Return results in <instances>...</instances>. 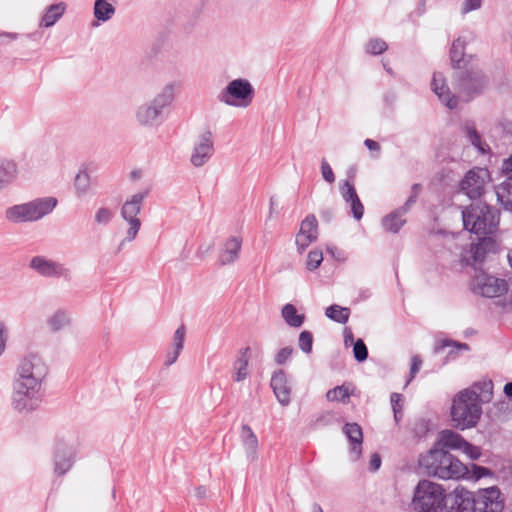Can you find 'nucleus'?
<instances>
[{
	"label": "nucleus",
	"mask_w": 512,
	"mask_h": 512,
	"mask_svg": "<svg viewBox=\"0 0 512 512\" xmlns=\"http://www.w3.org/2000/svg\"><path fill=\"white\" fill-rule=\"evenodd\" d=\"M420 190H421V186L420 184H414L412 186V189H411V195L409 196V198L407 199L405 205L400 208V210L402 211V214H405L407 213V211L409 210V208L411 207L412 204H414L418 198V195L420 193Z\"/></svg>",
	"instance_id": "51"
},
{
	"label": "nucleus",
	"mask_w": 512,
	"mask_h": 512,
	"mask_svg": "<svg viewBox=\"0 0 512 512\" xmlns=\"http://www.w3.org/2000/svg\"><path fill=\"white\" fill-rule=\"evenodd\" d=\"M494 475L493 471L476 464L471 465V471L468 470V474L464 477L467 479H473L475 481L484 478V477H492Z\"/></svg>",
	"instance_id": "40"
},
{
	"label": "nucleus",
	"mask_w": 512,
	"mask_h": 512,
	"mask_svg": "<svg viewBox=\"0 0 512 512\" xmlns=\"http://www.w3.org/2000/svg\"><path fill=\"white\" fill-rule=\"evenodd\" d=\"M503 391L507 397L512 398V382L505 384Z\"/></svg>",
	"instance_id": "63"
},
{
	"label": "nucleus",
	"mask_w": 512,
	"mask_h": 512,
	"mask_svg": "<svg viewBox=\"0 0 512 512\" xmlns=\"http://www.w3.org/2000/svg\"><path fill=\"white\" fill-rule=\"evenodd\" d=\"M387 48V43L379 38L370 39L366 46L367 52L373 55L382 54L387 50Z\"/></svg>",
	"instance_id": "44"
},
{
	"label": "nucleus",
	"mask_w": 512,
	"mask_h": 512,
	"mask_svg": "<svg viewBox=\"0 0 512 512\" xmlns=\"http://www.w3.org/2000/svg\"><path fill=\"white\" fill-rule=\"evenodd\" d=\"M364 144L371 151H379L380 150V145L378 144V142H376L372 139H366L364 141Z\"/></svg>",
	"instance_id": "60"
},
{
	"label": "nucleus",
	"mask_w": 512,
	"mask_h": 512,
	"mask_svg": "<svg viewBox=\"0 0 512 512\" xmlns=\"http://www.w3.org/2000/svg\"><path fill=\"white\" fill-rule=\"evenodd\" d=\"M321 174L326 182L333 183L335 181L334 172L326 160H322L321 162Z\"/></svg>",
	"instance_id": "53"
},
{
	"label": "nucleus",
	"mask_w": 512,
	"mask_h": 512,
	"mask_svg": "<svg viewBox=\"0 0 512 512\" xmlns=\"http://www.w3.org/2000/svg\"><path fill=\"white\" fill-rule=\"evenodd\" d=\"M489 180V172L483 168L469 170L460 182V190L470 199H477L484 193V187Z\"/></svg>",
	"instance_id": "11"
},
{
	"label": "nucleus",
	"mask_w": 512,
	"mask_h": 512,
	"mask_svg": "<svg viewBox=\"0 0 512 512\" xmlns=\"http://www.w3.org/2000/svg\"><path fill=\"white\" fill-rule=\"evenodd\" d=\"M470 288L473 293L480 296L496 298L508 292L509 284L505 279L497 278L482 270H478L471 280Z\"/></svg>",
	"instance_id": "9"
},
{
	"label": "nucleus",
	"mask_w": 512,
	"mask_h": 512,
	"mask_svg": "<svg viewBox=\"0 0 512 512\" xmlns=\"http://www.w3.org/2000/svg\"><path fill=\"white\" fill-rule=\"evenodd\" d=\"M323 261V254L320 250H312L308 253L306 267L308 270L317 269Z\"/></svg>",
	"instance_id": "46"
},
{
	"label": "nucleus",
	"mask_w": 512,
	"mask_h": 512,
	"mask_svg": "<svg viewBox=\"0 0 512 512\" xmlns=\"http://www.w3.org/2000/svg\"><path fill=\"white\" fill-rule=\"evenodd\" d=\"M464 228L479 238L488 239L499 225L498 213L485 203L472 204L462 211Z\"/></svg>",
	"instance_id": "4"
},
{
	"label": "nucleus",
	"mask_w": 512,
	"mask_h": 512,
	"mask_svg": "<svg viewBox=\"0 0 512 512\" xmlns=\"http://www.w3.org/2000/svg\"><path fill=\"white\" fill-rule=\"evenodd\" d=\"M42 401V391L12 386L10 405L20 415L36 411Z\"/></svg>",
	"instance_id": "10"
},
{
	"label": "nucleus",
	"mask_w": 512,
	"mask_h": 512,
	"mask_svg": "<svg viewBox=\"0 0 512 512\" xmlns=\"http://www.w3.org/2000/svg\"><path fill=\"white\" fill-rule=\"evenodd\" d=\"M349 391L345 386H337L329 390L326 397L329 401H342L346 402L349 399Z\"/></svg>",
	"instance_id": "42"
},
{
	"label": "nucleus",
	"mask_w": 512,
	"mask_h": 512,
	"mask_svg": "<svg viewBox=\"0 0 512 512\" xmlns=\"http://www.w3.org/2000/svg\"><path fill=\"white\" fill-rule=\"evenodd\" d=\"M19 176L18 164L11 159H0V191L11 186Z\"/></svg>",
	"instance_id": "26"
},
{
	"label": "nucleus",
	"mask_w": 512,
	"mask_h": 512,
	"mask_svg": "<svg viewBox=\"0 0 512 512\" xmlns=\"http://www.w3.org/2000/svg\"><path fill=\"white\" fill-rule=\"evenodd\" d=\"M340 193L343 200L350 204L351 212L356 220H361L364 214V206L361 203L354 185L350 181H344L340 185Z\"/></svg>",
	"instance_id": "21"
},
{
	"label": "nucleus",
	"mask_w": 512,
	"mask_h": 512,
	"mask_svg": "<svg viewBox=\"0 0 512 512\" xmlns=\"http://www.w3.org/2000/svg\"><path fill=\"white\" fill-rule=\"evenodd\" d=\"M147 197V192H138L130 196L122 205L121 217L129 225L126 231L125 238L119 244L117 253H119L126 242H132L136 239L140 228L141 220L138 215L141 212L144 199Z\"/></svg>",
	"instance_id": "8"
},
{
	"label": "nucleus",
	"mask_w": 512,
	"mask_h": 512,
	"mask_svg": "<svg viewBox=\"0 0 512 512\" xmlns=\"http://www.w3.org/2000/svg\"><path fill=\"white\" fill-rule=\"evenodd\" d=\"M249 352L250 348L246 347L239 351V357L234 363V381L241 382L249 375Z\"/></svg>",
	"instance_id": "31"
},
{
	"label": "nucleus",
	"mask_w": 512,
	"mask_h": 512,
	"mask_svg": "<svg viewBox=\"0 0 512 512\" xmlns=\"http://www.w3.org/2000/svg\"><path fill=\"white\" fill-rule=\"evenodd\" d=\"M390 400L394 413V419L398 423L403 415V396L399 393H392L390 396Z\"/></svg>",
	"instance_id": "45"
},
{
	"label": "nucleus",
	"mask_w": 512,
	"mask_h": 512,
	"mask_svg": "<svg viewBox=\"0 0 512 512\" xmlns=\"http://www.w3.org/2000/svg\"><path fill=\"white\" fill-rule=\"evenodd\" d=\"M299 348L306 354L312 351L313 336L309 331H302L299 335Z\"/></svg>",
	"instance_id": "47"
},
{
	"label": "nucleus",
	"mask_w": 512,
	"mask_h": 512,
	"mask_svg": "<svg viewBox=\"0 0 512 512\" xmlns=\"http://www.w3.org/2000/svg\"><path fill=\"white\" fill-rule=\"evenodd\" d=\"M114 217V213L110 208L100 207L94 216V221L98 225H107L109 224Z\"/></svg>",
	"instance_id": "43"
},
{
	"label": "nucleus",
	"mask_w": 512,
	"mask_h": 512,
	"mask_svg": "<svg viewBox=\"0 0 512 512\" xmlns=\"http://www.w3.org/2000/svg\"><path fill=\"white\" fill-rule=\"evenodd\" d=\"M293 353V349L291 347L282 348L275 356V361L277 364H283L286 362Z\"/></svg>",
	"instance_id": "54"
},
{
	"label": "nucleus",
	"mask_w": 512,
	"mask_h": 512,
	"mask_svg": "<svg viewBox=\"0 0 512 512\" xmlns=\"http://www.w3.org/2000/svg\"><path fill=\"white\" fill-rule=\"evenodd\" d=\"M381 466V458L378 454L374 453L370 457L369 468L371 471H377Z\"/></svg>",
	"instance_id": "56"
},
{
	"label": "nucleus",
	"mask_w": 512,
	"mask_h": 512,
	"mask_svg": "<svg viewBox=\"0 0 512 512\" xmlns=\"http://www.w3.org/2000/svg\"><path fill=\"white\" fill-rule=\"evenodd\" d=\"M0 38H6L10 41H13L18 38V34L13 32H0Z\"/></svg>",
	"instance_id": "61"
},
{
	"label": "nucleus",
	"mask_w": 512,
	"mask_h": 512,
	"mask_svg": "<svg viewBox=\"0 0 512 512\" xmlns=\"http://www.w3.org/2000/svg\"><path fill=\"white\" fill-rule=\"evenodd\" d=\"M179 355H180V352H178V351L172 350V351L167 352L165 365L170 366L173 363H175L176 360L178 359Z\"/></svg>",
	"instance_id": "58"
},
{
	"label": "nucleus",
	"mask_w": 512,
	"mask_h": 512,
	"mask_svg": "<svg viewBox=\"0 0 512 512\" xmlns=\"http://www.w3.org/2000/svg\"><path fill=\"white\" fill-rule=\"evenodd\" d=\"M482 0H465L462 6L463 13H469L481 7Z\"/></svg>",
	"instance_id": "55"
},
{
	"label": "nucleus",
	"mask_w": 512,
	"mask_h": 512,
	"mask_svg": "<svg viewBox=\"0 0 512 512\" xmlns=\"http://www.w3.org/2000/svg\"><path fill=\"white\" fill-rule=\"evenodd\" d=\"M30 268L44 277H66L70 271L62 263L50 260L44 256H35L30 260Z\"/></svg>",
	"instance_id": "15"
},
{
	"label": "nucleus",
	"mask_w": 512,
	"mask_h": 512,
	"mask_svg": "<svg viewBox=\"0 0 512 512\" xmlns=\"http://www.w3.org/2000/svg\"><path fill=\"white\" fill-rule=\"evenodd\" d=\"M465 131L467 134V138L470 141V143L478 149L479 152L484 154L487 151V145L482 142L480 135L477 133L476 129L473 125L467 124L465 126Z\"/></svg>",
	"instance_id": "39"
},
{
	"label": "nucleus",
	"mask_w": 512,
	"mask_h": 512,
	"mask_svg": "<svg viewBox=\"0 0 512 512\" xmlns=\"http://www.w3.org/2000/svg\"><path fill=\"white\" fill-rule=\"evenodd\" d=\"M185 336H186V329L182 325V326L178 327L174 333L173 343H172V347H173L174 351H178L181 353V351L184 347Z\"/></svg>",
	"instance_id": "48"
},
{
	"label": "nucleus",
	"mask_w": 512,
	"mask_h": 512,
	"mask_svg": "<svg viewBox=\"0 0 512 512\" xmlns=\"http://www.w3.org/2000/svg\"><path fill=\"white\" fill-rule=\"evenodd\" d=\"M450 55L452 63L460 66L464 56V42L461 39H456L452 43Z\"/></svg>",
	"instance_id": "41"
},
{
	"label": "nucleus",
	"mask_w": 512,
	"mask_h": 512,
	"mask_svg": "<svg viewBox=\"0 0 512 512\" xmlns=\"http://www.w3.org/2000/svg\"><path fill=\"white\" fill-rule=\"evenodd\" d=\"M487 85L485 76L480 71L462 73L458 80L460 97L470 101L480 95Z\"/></svg>",
	"instance_id": "12"
},
{
	"label": "nucleus",
	"mask_w": 512,
	"mask_h": 512,
	"mask_svg": "<svg viewBox=\"0 0 512 512\" xmlns=\"http://www.w3.org/2000/svg\"><path fill=\"white\" fill-rule=\"evenodd\" d=\"M325 315L337 323L345 324L349 320L350 309L334 304L326 308Z\"/></svg>",
	"instance_id": "37"
},
{
	"label": "nucleus",
	"mask_w": 512,
	"mask_h": 512,
	"mask_svg": "<svg viewBox=\"0 0 512 512\" xmlns=\"http://www.w3.org/2000/svg\"><path fill=\"white\" fill-rule=\"evenodd\" d=\"M162 112L149 100L136 107L135 123L142 128H154L159 125Z\"/></svg>",
	"instance_id": "17"
},
{
	"label": "nucleus",
	"mask_w": 512,
	"mask_h": 512,
	"mask_svg": "<svg viewBox=\"0 0 512 512\" xmlns=\"http://www.w3.org/2000/svg\"><path fill=\"white\" fill-rule=\"evenodd\" d=\"M66 10V4L63 2L48 6L39 22L40 27L49 28L63 16Z\"/></svg>",
	"instance_id": "30"
},
{
	"label": "nucleus",
	"mask_w": 512,
	"mask_h": 512,
	"mask_svg": "<svg viewBox=\"0 0 512 512\" xmlns=\"http://www.w3.org/2000/svg\"><path fill=\"white\" fill-rule=\"evenodd\" d=\"M412 506L417 512H442L445 507V490L440 484L421 480L415 487Z\"/></svg>",
	"instance_id": "6"
},
{
	"label": "nucleus",
	"mask_w": 512,
	"mask_h": 512,
	"mask_svg": "<svg viewBox=\"0 0 512 512\" xmlns=\"http://www.w3.org/2000/svg\"><path fill=\"white\" fill-rule=\"evenodd\" d=\"M196 495L199 497V498H203L205 497L206 495V489L204 487H198L196 489Z\"/></svg>",
	"instance_id": "64"
},
{
	"label": "nucleus",
	"mask_w": 512,
	"mask_h": 512,
	"mask_svg": "<svg viewBox=\"0 0 512 512\" xmlns=\"http://www.w3.org/2000/svg\"><path fill=\"white\" fill-rule=\"evenodd\" d=\"M353 354L358 362H363L368 357V350L363 340L358 339L353 345Z\"/></svg>",
	"instance_id": "49"
},
{
	"label": "nucleus",
	"mask_w": 512,
	"mask_h": 512,
	"mask_svg": "<svg viewBox=\"0 0 512 512\" xmlns=\"http://www.w3.org/2000/svg\"><path fill=\"white\" fill-rule=\"evenodd\" d=\"M255 97V89L246 78H236L227 83L219 92L218 100L233 108L245 109L249 107Z\"/></svg>",
	"instance_id": "7"
},
{
	"label": "nucleus",
	"mask_w": 512,
	"mask_h": 512,
	"mask_svg": "<svg viewBox=\"0 0 512 512\" xmlns=\"http://www.w3.org/2000/svg\"><path fill=\"white\" fill-rule=\"evenodd\" d=\"M502 169L505 172H512V156L504 161Z\"/></svg>",
	"instance_id": "62"
},
{
	"label": "nucleus",
	"mask_w": 512,
	"mask_h": 512,
	"mask_svg": "<svg viewBox=\"0 0 512 512\" xmlns=\"http://www.w3.org/2000/svg\"><path fill=\"white\" fill-rule=\"evenodd\" d=\"M496 196L506 210L512 211V176L497 186Z\"/></svg>",
	"instance_id": "33"
},
{
	"label": "nucleus",
	"mask_w": 512,
	"mask_h": 512,
	"mask_svg": "<svg viewBox=\"0 0 512 512\" xmlns=\"http://www.w3.org/2000/svg\"><path fill=\"white\" fill-rule=\"evenodd\" d=\"M240 441L249 462H255L258 459L259 442L252 428L243 424L240 431Z\"/></svg>",
	"instance_id": "22"
},
{
	"label": "nucleus",
	"mask_w": 512,
	"mask_h": 512,
	"mask_svg": "<svg viewBox=\"0 0 512 512\" xmlns=\"http://www.w3.org/2000/svg\"><path fill=\"white\" fill-rule=\"evenodd\" d=\"M344 344L345 346H351V345H354V336H353V333L351 331V329L349 328H345L344 329Z\"/></svg>",
	"instance_id": "59"
},
{
	"label": "nucleus",
	"mask_w": 512,
	"mask_h": 512,
	"mask_svg": "<svg viewBox=\"0 0 512 512\" xmlns=\"http://www.w3.org/2000/svg\"><path fill=\"white\" fill-rule=\"evenodd\" d=\"M74 451L63 441H58L54 446V473L57 476H63L73 466Z\"/></svg>",
	"instance_id": "18"
},
{
	"label": "nucleus",
	"mask_w": 512,
	"mask_h": 512,
	"mask_svg": "<svg viewBox=\"0 0 512 512\" xmlns=\"http://www.w3.org/2000/svg\"><path fill=\"white\" fill-rule=\"evenodd\" d=\"M421 366H422L421 358L418 355L413 356L411 359L410 374H409V378L406 382V386L414 379L416 374L419 372Z\"/></svg>",
	"instance_id": "52"
},
{
	"label": "nucleus",
	"mask_w": 512,
	"mask_h": 512,
	"mask_svg": "<svg viewBox=\"0 0 512 512\" xmlns=\"http://www.w3.org/2000/svg\"><path fill=\"white\" fill-rule=\"evenodd\" d=\"M48 375V366L41 356L29 353L18 362L12 386L42 391Z\"/></svg>",
	"instance_id": "3"
},
{
	"label": "nucleus",
	"mask_w": 512,
	"mask_h": 512,
	"mask_svg": "<svg viewBox=\"0 0 512 512\" xmlns=\"http://www.w3.org/2000/svg\"><path fill=\"white\" fill-rule=\"evenodd\" d=\"M343 432L351 443V458L352 460L356 461L360 458L362 453V428L357 423H347L343 428Z\"/></svg>",
	"instance_id": "25"
},
{
	"label": "nucleus",
	"mask_w": 512,
	"mask_h": 512,
	"mask_svg": "<svg viewBox=\"0 0 512 512\" xmlns=\"http://www.w3.org/2000/svg\"><path fill=\"white\" fill-rule=\"evenodd\" d=\"M490 239L479 238V242L472 244L470 248L473 264L482 262L486 255V246L490 245Z\"/></svg>",
	"instance_id": "38"
},
{
	"label": "nucleus",
	"mask_w": 512,
	"mask_h": 512,
	"mask_svg": "<svg viewBox=\"0 0 512 512\" xmlns=\"http://www.w3.org/2000/svg\"><path fill=\"white\" fill-rule=\"evenodd\" d=\"M475 498L476 512H503L504 499L498 487L479 489Z\"/></svg>",
	"instance_id": "13"
},
{
	"label": "nucleus",
	"mask_w": 512,
	"mask_h": 512,
	"mask_svg": "<svg viewBox=\"0 0 512 512\" xmlns=\"http://www.w3.org/2000/svg\"><path fill=\"white\" fill-rule=\"evenodd\" d=\"M115 7L107 0H96L94 3L93 14L100 22L110 20L115 14Z\"/></svg>",
	"instance_id": "35"
},
{
	"label": "nucleus",
	"mask_w": 512,
	"mask_h": 512,
	"mask_svg": "<svg viewBox=\"0 0 512 512\" xmlns=\"http://www.w3.org/2000/svg\"><path fill=\"white\" fill-rule=\"evenodd\" d=\"M58 204L57 198L46 196L13 205L5 210V218L11 223L36 222L52 213Z\"/></svg>",
	"instance_id": "5"
},
{
	"label": "nucleus",
	"mask_w": 512,
	"mask_h": 512,
	"mask_svg": "<svg viewBox=\"0 0 512 512\" xmlns=\"http://www.w3.org/2000/svg\"><path fill=\"white\" fill-rule=\"evenodd\" d=\"M176 91L177 86L175 83H167L150 101L163 113L164 109L168 108L174 102Z\"/></svg>",
	"instance_id": "28"
},
{
	"label": "nucleus",
	"mask_w": 512,
	"mask_h": 512,
	"mask_svg": "<svg viewBox=\"0 0 512 512\" xmlns=\"http://www.w3.org/2000/svg\"><path fill=\"white\" fill-rule=\"evenodd\" d=\"M242 239L239 236H231L224 243L219 251V262L221 265L234 263L240 255Z\"/></svg>",
	"instance_id": "24"
},
{
	"label": "nucleus",
	"mask_w": 512,
	"mask_h": 512,
	"mask_svg": "<svg viewBox=\"0 0 512 512\" xmlns=\"http://www.w3.org/2000/svg\"><path fill=\"white\" fill-rule=\"evenodd\" d=\"M91 188V177L86 167H81L74 178V189L77 197L85 196Z\"/></svg>",
	"instance_id": "32"
},
{
	"label": "nucleus",
	"mask_w": 512,
	"mask_h": 512,
	"mask_svg": "<svg viewBox=\"0 0 512 512\" xmlns=\"http://www.w3.org/2000/svg\"><path fill=\"white\" fill-rule=\"evenodd\" d=\"M451 419L455 427L465 430L475 427L482 415L480 396L474 387L458 392L452 399Z\"/></svg>",
	"instance_id": "2"
},
{
	"label": "nucleus",
	"mask_w": 512,
	"mask_h": 512,
	"mask_svg": "<svg viewBox=\"0 0 512 512\" xmlns=\"http://www.w3.org/2000/svg\"><path fill=\"white\" fill-rule=\"evenodd\" d=\"M465 441L466 440L460 434L452 430H443L440 433V437L435 447L460 450L462 449L463 444H465Z\"/></svg>",
	"instance_id": "29"
},
{
	"label": "nucleus",
	"mask_w": 512,
	"mask_h": 512,
	"mask_svg": "<svg viewBox=\"0 0 512 512\" xmlns=\"http://www.w3.org/2000/svg\"><path fill=\"white\" fill-rule=\"evenodd\" d=\"M72 322V313L65 308L55 310L47 319V324L53 332L69 328L72 325Z\"/></svg>",
	"instance_id": "27"
},
{
	"label": "nucleus",
	"mask_w": 512,
	"mask_h": 512,
	"mask_svg": "<svg viewBox=\"0 0 512 512\" xmlns=\"http://www.w3.org/2000/svg\"><path fill=\"white\" fill-rule=\"evenodd\" d=\"M271 387L279 403L286 406L290 403L291 388L283 370L275 371L271 378Z\"/></svg>",
	"instance_id": "23"
},
{
	"label": "nucleus",
	"mask_w": 512,
	"mask_h": 512,
	"mask_svg": "<svg viewBox=\"0 0 512 512\" xmlns=\"http://www.w3.org/2000/svg\"><path fill=\"white\" fill-rule=\"evenodd\" d=\"M6 328L4 323L0 322V356L3 354L6 346Z\"/></svg>",
	"instance_id": "57"
},
{
	"label": "nucleus",
	"mask_w": 512,
	"mask_h": 512,
	"mask_svg": "<svg viewBox=\"0 0 512 512\" xmlns=\"http://www.w3.org/2000/svg\"><path fill=\"white\" fill-rule=\"evenodd\" d=\"M448 512H476L475 494L464 488H456Z\"/></svg>",
	"instance_id": "19"
},
{
	"label": "nucleus",
	"mask_w": 512,
	"mask_h": 512,
	"mask_svg": "<svg viewBox=\"0 0 512 512\" xmlns=\"http://www.w3.org/2000/svg\"><path fill=\"white\" fill-rule=\"evenodd\" d=\"M213 153L214 144L212 134L210 132H205L200 135L194 143L190 155V162L194 167H202L208 163Z\"/></svg>",
	"instance_id": "14"
},
{
	"label": "nucleus",
	"mask_w": 512,
	"mask_h": 512,
	"mask_svg": "<svg viewBox=\"0 0 512 512\" xmlns=\"http://www.w3.org/2000/svg\"><path fill=\"white\" fill-rule=\"evenodd\" d=\"M460 450L471 460L479 459L482 454L480 447L475 446L468 441H465V444H463L462 449Z\"/></svg>",
	"instance_id": "50"
},
{
	"label": "nucleus",
	"mask_w": 512,
	"mask_h": 512,
	"mask_svg": "<svg viewBox=\"0 0 512 512\" xmlns=\"http://www.w3.org/2000/svg\"><path fill=\"white\" fill-rule=\"evenodd\" d=\"M431 87L433 92L437 95L438 99L444 103L449 109L456 108L458 99L451 93L446 83V79L440 72L433 74Z\"/></svg>",
	"instance_id": "20"
},
{
	"label": "nucleus",
	"mask_w": 512,
	"mask_h": 512,
	"mask_svg": "<svg viewBox=\"0 0 512 512\" xmlns=\"http://www.w3.org/2000/svg\"><path fill=\"white\" fill-rule=\"evenodd\" d=\"M318 237V221L313 214L305 217L301 222L299 232L296 235V246L302 253Z\"/></svg>",
	"instance_id": "16"
},
{
	"label": "nucleus",
	"mask_w": 512,
	"mask_h": 512,
	"mask_svg": "<svg viewBox=\"0 0 512 512\" xmlns=\"http://www.w3.org/2000/svg\"><path fill=\"white\" fill-rule=\"evenodd\" d=\"M425 472L439 479H460L468 474V467L448 451L434 447L419 459Z\"/></svg>",
	"instance_id": "1"
},
{
	"label": "nucleus",
	"mask_w": 512,
	"mask_h": 512,
	"mask_svg": "<svg viewBox=\"0 0 512 512\" xmlns=\"http://www.w3.org/2000/svg\"><path fill=\"white\" fill-rule=\"evenodd\" d=\"M281 315L285 323L293 328L301 327L305 320L304 314H299L296 307L290 303L282 307Z\"/></svg>",
	"instance_id": "34"
},
{
	"label": "nucleus",
	"mask_w": 512,
	"mask_h": 512,
	"mask_svg": "<svg viewBox=\"0 0 512 512\" xmlns=\"http://www.w3.org/2000/svg\"><path fill=\"white\" fill-rule=\"evenodd\" d=\"M403 215L400 209L387 215L382 221L384 229L388 232L397 233L405 223Z\"/></svg>",
	"instance_id": "36"
}]
</instances>
